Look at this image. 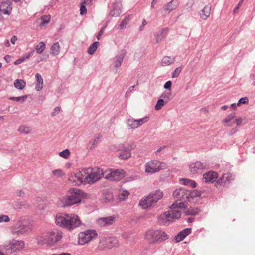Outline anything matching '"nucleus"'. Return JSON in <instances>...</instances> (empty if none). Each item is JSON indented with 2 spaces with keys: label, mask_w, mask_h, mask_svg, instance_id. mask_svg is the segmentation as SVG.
I'll use <instances>...</instances> for the list:
<instances>
[{
  "label": "nucleus",
  "mask_w": 255,
  "mask_h": 255,
  "mask_svg": "<svg viewBox=\"0 0 255 255\" xmlns=\"http://www.w3.org/2000/svg\"><path fill=\"white\" fill-rule=\"evenodd\" d=\"M85 171V168L81 169V170L77 171L78 173H80L79 177L81 179L83 180V184H86V183L85 182V177L86 176V172L84 173Z\"/></svg>",
  "instance_id": "50"
},
{
  "label": "nucleus",
  "mask_w": 255,
  "mask_h": 255,
  "mask_svg": "<svg viewBox=\"0 0 255 255\" xmlns=\"http://www.w3.org/2000/svg\"><path fill=\"white\" fill-rule=\"evenodd\" d=\"M194 4V0H188V2L185 6L186 9L188 11L191 10L193 5Z\"/></svg>",
  "instance_id": "52"
},
{
  "label": "nucleus",
  "mask_w": 255,
  "mask_h": 255,
  "mask_svg": "<svg viewBox=\"0 0 255 255\" xmlns=\"http://www.w3.org/2000/svg\"><path fill=\"white\" fill-rule=\"evenodd\" d=\"M203 179L206 183H213L218 178V174L214 171H209L203 175Z\"/></svg>",
  "instance_id": "25"
},
{
  "label": "nucleus",
  "mask_w": 255,
  "mask_h": 255,
  "mask_svg": "<svg viewBox=\"0 0 255 255\" xmlns=\"http://www.w3.org/2000/svg\"><path fill=\"white\" fill-rule=\"evenodd\" d=\"M178 5V2L177 0H172L171 1L168 2L164 7V10L169 13L172 10L175 9Z\"/></svg>",
  "instance_id": "29"
},
{
  "label": "nucleus",
  "mask_w": 255,
  "mask_h": 255,
  "mask_svg": "<svg viewBox=\"0 0 255 255\" xmlns=\"http://www.w3.org/2000/svg\"><path fill=\"white\" fill-rule=\"evenodd\" d=\"M86 176L85 177V182L92 184L100 179L102 175V170L100 168H85Z\"/></svg>",
  "instance_id": "7"
},
{
  "label": "nucleus",
  "mask_w": 255,
  "mask_h": 255,
  "mask_svg": "<svg viewBox=\"0 0 255 255\" xmlns=\"http://www.w3.org/2000/svg\"><path fill=\"white\" fill-rule=\"evenodd\" d=\"M70 154L69 150L67 149L63 150L59 153V155L65 159L68 158Z\"/></svg>",
  "instance_id": "48"
},
{
  "label": "nucleus",
  "mask_w": 255,
  "mask_h": 255,
  "mask_svg": "<svg viewBox=\"0 0 255 255\" xmlns=\"http://www.w3.org/2000/svg\"><path fill=\"white\" fill-rule=\"evenodd\" d=\"M154 203L149 196L143 198L139 203V206L143 209H146L152 207Z\"/></svg>",
  "instance_id": "22"
},
{
  "label": "nucleus",
  "mask_w": 255,
  "mask_h": 255,
  "mask_svg": "<svg viewBox=\"0 0 255 255\" xmlns=\"http://www.w3.org/2000/svg\"><path fill=\"white\" fill-rule=\"evenodd\" d=\"M147 22L145 19H143L142 21V24L139 27V31H142L144 29V27L147 24Z\"/></svg>",
  "instance_id": "63"
},
{
  "label": "nucleus",
  "mask_w": 255,
  "mask_h": 255,
  "mask_svg": "<svg viewBox=\"0 0 255 255\" xmlns=\"http://www.w3.org/2000/svg\"><path fill=\"white\" fill-rule=\"evenodd\" d=\"M62 237V232L58 230H54L49 233L48 241L49 243H55L59 241Z\"/></svg>",
  "instance_id": "20"
},
{
  "label": "nucleus",
  "mask_w": 255,
  "mask_h": 255,
  "mask_svg": "<svg viewBox=\"0 0 255 255\" xmlns=\"http://www.w3.org/2000/svg\"><path fill=\"white\" fill-rule=\"evenodd\" d=\"M180 183L183 185L188 186L189 183V181L190 179H186V178H181L179 180Z\"/></svg>",
  "instance_id": "57"
},
{
  "label": "nucleus",
  "mask_w": 255,
  "mask_h": 255,
  "mask_svg": "<svg viewBox=\"0 0 255 255\" xmlns=\"http://www.w3.org/2000/svg\"><path fill=\"white\" fill-rule=\"evenodd\" d=\"M172 83L171 81H168L164 84V86H163L164 88L165 89H167V90H170L171 87L172 85Z\"/></svg>",
  "instance_id": "59"
},
{
  "label": "nucleus",
  "mask_w": 255,
  "mask_h": 255,
  "mask_svg": "<svg viewBox=\"0 0 255 255\" xmlns=\"http://www.w3.org/2000/svg\"><path fill=\"white\" fill-rule=\"evenodd\" d=\"M60 110H61V108L59 106L56 107L54 109L53 111L51 113L52 116H55L59 114V113L60 112Z\"/></svg>",
  "instance_id": "56"
},
{
  "label": "nucleus",
  "mask_w": 255,
  "mask_h": 255,
  "mask_svg": "<svg viewBox=\"0 0 255 255\" xmlns=\"http://www.w3.org/2000/svg\"><path fill=\"white\" fill-rule=\"evenodd\" d=\"M122 3L120 1H116L112 4L109 14L112 17H118L121 13Z\"/></svg>",
  "instance_id": "18"
},
{
  "label": "nucleus",
  "mask_w": 255,
  "mask_h": 255,
  "mask_svg": "<svg viewBox=\"0 0 255 255\" xmlns=\"http://www.w3.org/2000/svg\"><path fill=\"white\" fill-rule=\"evenodd\" d=\"M149 117H144L139 119H135L134 118H129L127 120V125L129 129H134L142 125L148 121Z\"/></svg>",
  "instance_id": "14"
},
{
  "label": "nucleus",
  "mask_w": 255,
  "mask_h": 255,
  "mask_svg": "<svg viewBox=\"0 0 255 255\" xmlns=\"http://www.w3.org/2000/svg\"><path fill=\"white\" fill-rule=\"evenodd\" d=\"M60 48L61 47L59 42H55L52 44L50 48V54L54 56L59 55L60 51Z\"/></svg>",
  "instance_id": "32"
},
{
  "label": "nucleus",
  "mask_w": 255,
  "mask_h": 255,
  "mask_svg": "<svg viewBox=\"0 0 255 255\" xmlns=\"http://www.w3.org/2000/svg\"><path fill=\"white\" fill-rule=\"evenodd\" d=\"M248 102H249V99H248V97H244L240 98L238 102L237 103V105L238 106H240L242 104H247L248 103Z\"/></svg>",
  "instance_id": "51"
},
{
  "label": "nucleus",
  "mask_w": 255,
  "mask_h": 255,
  "mask_svg": "<svg viewBox=\"0 0 255 255\" xmlns=\"http://www.w3.org/2000/svg\"><path fill=\"white\" fill-rule=\"evenodd\" d=\"M171 210L164 212L158 217L160 224L167 225L174 219H179L181 217V210L185 208L183 202H178L176 201L173 203L171 207Z\"/></svg>",
  "instance_id": "2"
},
{
  "label": "nucleus",
  "mask_w": 255,
  "mask_h": 255,
  "mask_svg": "<svg viewBox=\"0 0 255 255\" xmlns=\"http://www.w3.org/2000/svg\"><path fill=\"white\" fill-rule=\"evenodd\" d=\"M97 236V232L95 230H86L80 232L78 235V245L84 246L88 244Z\"/></svg>",
  "instance_id": "8"
},
{
  "label": "nucleus",
  "mask_w": 255,
  "mask_h": 255,
  "mask_svg": "<svg viewBox=\"0 0 255 255\" xmlns=\"http://www.w3.org/2000/svg\"><path fill=\"white\" fill-rule=\"evenodd\" d=\"M113 195L109 192L103 194L102 196V200L105 202H111L113 200Z\"/></svg>",
  "instance_id": "42"
},
{
  "label": "nucleus",
  "mask_w": 255,
  "mask_h": 255,
  "mask_svg": "<svg viewBox=\"0 0 255 255\" xmlns=\"http://www.w3.org/2000/svg\"><path fill=\"white\" fill-rule=\"evenodd\" d=\"M35 78L36 79V83L35 86V89L37 91H40L43 86V79L41 75L39 73H37L35 75Z\"/></svg>",
  "instance_id": "33"
},
{
  "label": "nucleus",
  "mask_w": 255,
  "mask_h": 255,
  "mask_svg": "<svg viewBox=\"0 0 255 255\" xmlns=\"http://www.w3.org/2000/svg\"><path fill=\"white\" fill-rule=\"evenodd\" d=\"M14 87L18 89L22 90L26 86V83L21 79H16L14 83Z\"/></svg>",
  "instance_id": "37"
},
{
  "label": "nucleus",
  "mask_w": 255,
  "mask_h": 255,
  "mask_svg": "<svg viewBox=\"0 0 255 255\" xmlns=\"http://www.w3.org/2000/svg\"><path fill=\"white\" fill-rule=\"evenodd\" d=\"M125 171L122 169H109L102 171L103 176L111 181H118L125 176Z\"/></svg>",
  "instance_id": "10"
},
{
  "label": "nucleus",
  "mask_w": 255,
  "mask_h": 255,
  "mask_svg": "<svg viewBox=\"0 0 255 255\" xmlns=\"http://www.w3.org/2000/svg\"><path fill=\"white\" fill-rule=\"evenodd\" d=\"M10 221V218L8 215H0V223L2 222H8Z\"/></svg>",
  "instance_id": "53"
},
{
  "label": "nucleus",
  "mask_w": 255,
  "mask_h": 255,
  "mask_svg": "<svg viewBox=\"0 0 255 255\" xmlns=\"http://www.w3.org/2000/svg\"><path fill=\"white\" fill-rule=\"evenodd\" d=\"M189 190L184 188L176 189L173 193V197L175 199L180 201V202H183L186 207L185 202L189 200Z\"/></svg>",
  "instance_id": "13"
},
{
  "label": "nucleus",
  "mask_w": 255,
  "mask_h": 255,
  "mask_svg": "<svg viewBox=\"0 0 255 255\" xmlns=\"http://www.w3.org/2000/svg\"><path fill=\"white\" fill-rule=\"evenodd\" d=\"M33 53H34V51H32L28 53H26L25 55L22 56V57L23 58L24 60H25L26 59H28L30 57H31L33 55Z\"/></svg>",
  "instance_id": "60"
},
{
  "label": "nucleus",
  "mask_w": 255,
  "mask_h": 255,
  "mask_svg": "<svg viewBox=\"0 0 255 255\" xmlns=\"http://www.w3.org/2000/svg\"><path fill=\"white\" fill-rule=\"evenodd\" d=\"M182 69H183L182 66H180V67L176 68L175 69V70L173 71V72L172 73V77L173 78L178 77L179 76L180 73L181 72Z\"/></svg>",
  "instance_id": "46"
},
{
  "label": "nucleus",
  "mask_w": 255,
  "mask_h": 255,
  "mask_svg": "<svg viewBox=\"0 0 255 255\" xmlns=\"http://www.w3.org/2000/svg\"><path fill=\"white\" fill-rule=\"evenodd\" d=\"M126 55V52L125 50H121L120 51L118 54L115 56V57L113 58V63L114 65V70L116 73L117 72L118 69L121 66L124 58L125 57Z\"/></svg>",
  "instance_id": "16"
},
{
  "label": "nucleus",
  "mask_w": 255,
  "mask_h": 255,
  "mask_svg": "<svg viewBox=\"0 0 255 255\" xmlns=\"http://www.w3.org/2000/svg\"><path fill=\"white\" fill-rule=\"evenodd\" d=\"M191 233V228H185L182 231L179 232L177 235L174 237L175 242L178 243L182 241L187 236Z\"/></svg>",
  "instance_id": "24"
},
{
  "label": "nucleus",
  "mask_w": 255,
  "mask_h": 255,
  "mask_svg": "<svg viewBox=\"0 0 255 255\" xmlns=\"http://www.w3.org/2000/svg\"><path fill=\"white\" fill-rule=\"evenodd\" d=\"M87 12V8L86 7V5L81 3V6H80V14L81 15H84Z\"/></svg>",
  "instance_id": "58"
},
{
  "label": "nucleus",
  "mask_w": 255,
  "mask_h": 255,
  "mask_svg": "<svg viewBox=\"0 0 255 255\" xmlns=\"http://www.w3.org/2000/svg\"><path fill=\"white\" fill-rule=\"evenodd\" d=\"M189 202H193L194 199L196 197H198L201 195V192L198 190H194L192 191H189Z\"/></svg>",
  "instance_id": "36"
},
{
  "label": "nucleus",
  "mask_w": 255,
  "mask_h": 255,
  "mask_svg": "<svg viewBox=\"0 0 255 255\" xmlns=\"http://www.w3.org/2000/svg\"><path fill=\"white\" fill-rule=\"evenodd\" d=\"M15 193L17 196L19 197H22L24 195V192L22 190H17Z\"/></svg>",
  "instance_id": "64"
},
{
  "label": "nucleus",
  "mask_w": 255,
  "mask_h": 255,
  "mask_svg": "<svg viewBox=\"0 0 255 255\" xmlns=\"http://www.w3.org/2000/svg\"><path fill=\"white\" fill-rule=\"evenodd\" d=\"M119 245L118 239L113 237H103L96 249L97 251H103L107 249H111L116 247Z\"/></svg>",
  "instance_id": "6"
},
{
  "label": "nucleus",
  "mask_w": 255,
  "mask_h": 255,
  "mask_svg": "<svg viewBox=\"0 0 255 255\" xmlns=\"http://www.w3.org/2000/svg\"><path fill=\"white\" fill-rule=\"evenodd\" d=\"M130 15H127L125 16L124 19L122 20L121 23L116 28L117 30H122L125 29L127 26L129 24L130 21Z\"/></svg>",
  "instance_id": "30"
},
{
  "label": "nucleus",
  "mask_w": 255,
  "mask_h": 255,
  "mask_svg": "<svg viewBox=\"0 0 255 255\" xmlns=\"http://www.w3.org/2000/svg\"><path fill=\"white\" fill-rule=\"evenodd\" d=\"M52 174L57 177H61L64 175V173L61 169H58L52 171Z\"/></svg>",
  "instance_id": "49"
},
{
  "label": "nucleus",
  "mask_w": 255,
  "mask_h": 255,
  "mask_svg": "<svg viewBox=\"0 0 255 255\" xmlns=\"http://www.w3.org/2000/svg\"><path fill=\"white\" fill-rule=\"evenodd\" d=\"M235 113H231L224 118L221 121L222 124L225 127H232L235 124L234 119Z\"/></svg>",
  "instance_id": "21"
},
{
  "label": "nucleus",
  "mask_w": 255,
  "mask_h": 255,
  "mask_svg": "<svg viewBox=\"0 0 255 255\" xmlns=\"http://www.w3.org/2000/svg\"><path fill=\"white\" fill-rule=\"evenodd\" d=\"M85 195L86 194L81 190L72 188L67 191L65 196L58 199L56 204L58 207H65L79 204Z\"/></svg>",
  "instance_id": "1"
},
{
  "label": "nucleus",
  "mask_w": 255,
  "mask_h": 255,
  "mask_svg": "<svg viewBox=\"0 0 255 255\" xmlns=\"http://www.w3.org/2000/svg\"><path fill=\"white\" fill-rule=\"evenodd\" d=\"M175 62V58L173 56H164L161 60V65L166 66L173 64Z\"/></svg>",
  "instance_id": "34"
},
{
  "label": "nucleus",
  "mask_w": 255,
  "mask_h": 255,
  "mask_svg": "<svg viewBox=\"0 0 255 255\" xmlns=\"http://www.w3.org/2000/svg\"><path fill=\"white\" fill-rule=\"evenodd\" d=\"M152 201L155 204L159 200L163 197V193L161 191L158 190L152 192L149 195Z\"/></svg>",
  "instance_id": "28"
},
{
  "label": "nucleus",
  "mask_w": 255,
  "mask_h": 255,
  "mask_svg": "<svg viewBox=\"0 0 255 255\" xmlns=\"http://www.w3.org/2000/svg\"><path fill=\"white\" fill-rule=\"evenodd\" d=\"M164 104L165 102L163 99H159L155 106V109L156 110H160L161 108L164 105Z\"/></svg>",
  "instance_id": "47"
},
{
  "label": "nucleus",
  "mask_w": 255,
  "mask_h": 255,
  "mask_svg": "<svg viewBox=\"0 0 255 255\" xmlns=\"http://www.w3.org/2000/svg\"><path fill=\"white\" fill-rule=\"evenodd\" d=\"M116 217L114 215L101 217L96 220L97 224L101 227L111 225L115 222Z\"/></svg>",
  "instance_id": "17"
},
{
  "label": "nucleus",
  "mask_w": 255,
  "mask_h": 255,
  "mask_svg": "<svg viewBox=\"0 0 255 255\" xmlns=\"http://www.w3.org/2000/svg\"><path fill=\"white\" fill-rule=\"evenodd\" d=\"M24 246L25 243L23 241L12 240L3 245V248L12 253L21 251Z\"/></svg>",
  "instance_id": "11"
},
{
  "label": "nucleus",
  "mask_w": 255,
  "mask_h": 255,
  "mask_svg": "<svg viewBox=\"0 0 255 255\" xmlns=\"http://www.w3.org/2000/svg\"><path fill=\"white\" fill-rule=\"evenodd\" d=\"M168 32V28H164L159 30L156 34V43H159L162 41L167 36Z\"/></svg>",
  "instance_id": "27"
},
{
  "label": "nucleus",
  "mask_w": 255,
  "mask_h": 255,
  "mask_svg": "<svg viewBox=\"0 0 255 255\" xmlns=\"http://www.w3.org/2000/svg\"><path fill=\"white\" fill-rule=\"evenodd\" d=\"M31 130L30 127L23 125L20 126L18 129V132L22 134H28L30 133Z\"/></svg>",
  "instance_id": "40"
},
{
  "label": "nucleus",
  "mask_w": 255,
  "mask_h": 255,
  "mask_svg": "<svg viewBox=\"0 0 255 255\" xmlns=\"http://www.w3.org/2000/svg\"><path fill=\"white\" fill-rule=\"evenodd\" d=\"M107 27V25H105L103 26L101 29L100 30L99 32L98 33V35H97V38L98 40H100L101 36L103 34L104 31Z\"/></svg>",
  "instance_id": "55"
},
{
  "label": "nucleus",
  "mask_w": 255,
  "mask_h": 255,
  "mask_svg": "<svg viewBox=\"0 0 255 255\" xmlns=\"http://www.w3.org/2000/svg\"><path fill=\"white\" fill-rule=\"evenodd\" d=\"M189 168L191 174H201L204 170L209 169L210 166L205 162L197 161L190 164Z\"/></svg>",
  "instance_id": "12"
},
{
  "label": "nucleus",
  "mask_w": 255,
  "mask_h": 255,
  "mask_svg": "<svg viewBox=\"0 0 255 255\" xmlns=\"http://www.w3.org/2000/svg\"><path fill=\"white\" fill-rule=\"evenodd\" d=\"M79 174L77 173V171L71 173L68 178L69 181L74 185L79 186L82 184L83 180L80 179Z\"/></svg>",
  "instance_id": "23"
},
{
  "label": "nucleus",
  "mask_w": 255,
  "mask_h": 255,
  "mask_svg": "<svg viewBox=\"0 0 255 255\" xmlns=\"http://www.w3.org/2000/svg\"><path fill=\"white\" fill-rule=\"evenodd\" d=\"M46 45L43 42H39L36 46V50L37 53L41 54L45 49Z\"/></svg>",
  "instance_id": "41"
},
{
  "label": "nucleus",
  "mask_w": 255,
  "mask_h": 255,
  "mask_svg": "<svg viewBox=\"0 0 255 255\" xmlns=\"http://www.w3.org/2000/svg\"><path fill=\"white\" fill-rule=\"evenodd\" d=\"M37 242L38 244L49 243L48 238L46 239L43 234H40L36 237Z\"/></svg>",
  "instance_id": "39"
},
{
  "label": "nucleus",
  "mask_w": 255,
  "mask_h": 255,
  "mask_svg": "<svg viewBox=\"0 0 255 255\" xmlns=\"http://www.w3.org/2000/svg\"><path fill=\"white\" fill-rule=\"evenodd\" d=\"M12 7L10 0H0V11L4 14H9Z\"/></svg>",
  "instance_id": "19"
},
{
  "label": "nucleus",
  "mask_w": 255,
  "mask_h": 255,
  "mask_svg": "<svg viewBox=\"0 0 255 255\" xmlns=\"http://www.w3.org/2000/svg\"><path fill=\"white\" fill-rule=\"evenodd\" d=\"M99 45L98 42H95L89 47L87 50V53L90 55L93 54L96 51L98 46Z\"/></svg>",
  "instance_id": "38"
},
{
  "label": "nucleus",
  "mask_w": 255,
  "mask_h": 255,
  "mask_svg": "<svg viewBox=\"0 0 255 255\" xmlns=\"http://www.w3.org/2000/svg\"><path fill=\"white\" fill-rule=\"evenodd\" d=\"M129 195V192L126 190L120 189L119 191L118 197L120 201L126 200Z\"/></svg>",
  "instance_id": "35"
},
{
  "label": "nucleus",
  "mask_w": 255,
  "mask_h": 255,
  "mask_svg": "<svg viewBox=\"0 0 255 255\" xmlns=\"http://www.w3.org/2000/svg\"><path fill=\"white\" fill-rule=\"evenodd\" d=\"M145 173L152 174L158 172L161 170L167 168V165L164 162H161L156 160H153L146 162L144 165Z\"/></svg>",
  "instance_id": "9"
},
{
  "label": "nucleus",
  "mask_w": 255,
  "mask_h": 255,
  "mask_svg": "<svg viewBox=\"0 0 255 255\" xmlns=\"http://www.w3.org/2000/svg\"><path fill=\"white\" fill-rule=\"evenodd\" d=\"M134 148L131 145L128 146L122 144L120 146L121 152L119 155V158L121 160H127L131 156V150Z\"/></svg>",
  "instance_id": "15"
},
{
  "label": "nucleus",
  "mask_w": 255,
  "mask_h": 255,
  "mask_svg": "<svg viewBox=\"0 0 255 255\" xmlns=\"http://www.w3.org/2000/svg\"><path fill=\"white\" fill-rule=\"evenodd\" d=\"M234 121L235 123H236L237 126H240L242 124L243 120L241 118H238L234 119Z\"/></svg>",
  "instance_id": "62"
},
{
  "label": "nucleus",
  "mask_w": 255,
  "mask_h": 255,
  "mask_svg": "<svg viewBox=\"0 0 255 255\" xmlns=\"http://www.w3.org/2000/svg\"><path fill=\"white\" fill-rule=\"evenodd\" d=\"M50 16L49 15H44L41 17V22L40 23V26H43L46 24H47L50 21Z\"/></svg>",
  "instance_id": "43"
},
{
  "label": "nucleus",
  "mask_w": 255,
  "mask_h": 255,
  "mask_svg": "<svg viewBox=\"0 0 255 255\" xmlns=\"http://www.w3.org/2000/svg\"><path fill=\"white\" fill-rule=\"evenodd\" d=\"M145 239L152 244L160 243L169 238V235L160 230H149L145 234Z\"/></svg>",
  "instance_id": "4"
},
{
  "label": "nucleus",
  "mask_w": 255,
  "mask_h": 255,
  "mask_svg": "<svg viewBox=\"0 0 255 255\" xmlns=\"http://www.w3.org/2000/svg\"><path fill=\"white\" fill-rule=\"evenodd\" d=\"M211 8V6H205L200 12L201 18L203 20H206L210 15Z\"/></svg>",
  "instance_id": "31"
},
{
  "label": "nucleus",
  "mask_w": 255,
  "mask_h": 255,
  "mask_svg": "<svg viewBox=\"0 0 255 255\" xmlns=\"http://www.w3.org/2000/svg\"><path fill=\"white\" fill-rule=\"evenodd\" d=\"M32 230V225L30 222L25 219H20L11 227V233L13 235L20 236L28 233Z\"/></svg>",
  "instance_id": "5"
},
{
  "label": "nucleus",
  "mask_w": 255,
  "mask_h": 255,
  "mask_svg": "<svg viewBox=\"0 0 255 255\" xmlns=\"http://www.w3.org/2000/svg\"><path fill=\"white\" fill-rule=\"evenodd\" d=\"M161 97L168 101L170 100V93L165 91L162 94Z\"/></svg>",
  "instance_id": "54"
},
{
  "label": "nucleus",
  "mask_w": 255,
  "mask_h": 255,
  "mask_svg": "<svg viewBox=\"0 0 255 255\" xmlns=\"http://www.w3.org/2000/svg\"><path fill=\"white\" fill-rule=\"evenodd\" d=\"M27 98V95H24L22 96L19 97H10V99L14 101H16L17 102H20L21 103L24 102L25 101L26 99Z\"/></svg>",
  "instance_id": "44"
},
{
  "label": "nucleus",
  "mask_w": 255,
  "mask_h": 255,
  "mask_svg": "<svg viewBox=\"0 0 255 255\" xmlns=\"http://www.w3.org/2000/svg\"><path fill=\"white\" fill-rule=\"evenodd\" d=\"M234 179V176L231 173H225L219 178L217 183L219 184H227Z\"/></svg>",
  "instance_id": "26"
},
{
  "label": "nucleus",
  "mask_w": 255,
  "mask_h": 255,
  "mask_svg": "<svg viewBox=\"0 0 255 255\" xmlns=\"http://www.w3.org/2000/svg\"><path fill=\"white\" fill-rule=\"evenodd\" d=\"M56 224L67 230L71 231L79 227L81 222L78 216L67 213H59L55 217Z\"/></svg>",
  "instance_id": "3"
},
{
  "label": "nucleus",
  "mask_w": 255,
  "mask_h": 255,
  "mask_svg": "<svg viewBox=\"0 0 255 255\" xmlns=\"http://www.w3.org/2000/svg\"><path fill=\"white\" fill-rule=\"evenodd\" d=\"M200 210L198 208H190L186 211L187 215H195L199 212Z\"/></svg>",
  "instance_id": "45"
},
{
  "label": "nucleus",
  "mask_w": 255,
  "mask_h": 255,
  "mask_svg": "<svg viewBox=\"0 0 255 255\" xmlns=\"http://www.w3.org/2000/svg\"><path fill=\"white\" fill-rule=\"evenodd\" d=\"M243 1H244V0H241L239 2L238 5L236 6V7L233 10V12L234 13H236V12H237L238 9H239L240 6L242 4Z\"/></svg>",
  "instance_id": "61"
}]
</instances>
